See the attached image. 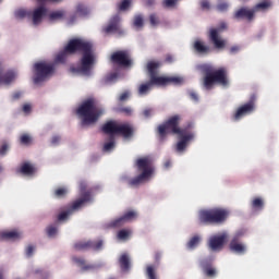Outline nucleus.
<instances>
[{
  "label": "nucleus",
  "mask_w": 279,
  "mask_h": 279,
  "mask_svg": "<svg viewBox=\"0 0 279 279\" xmlns=\"http://www.w3.org/2000/svg\"><path fill=\"white\" fill-rule=\"evenodd\" d=\"M201 267L203 269V274L208 278H216L217 270L213 267L211 260L203 259L201 263Z\"/></svg>",
  "instance_id": "20"
},
{
  "label": "nucleus",
  "mask_w": 279,
  "mask_h": 279,
  "mask_svg": "<svg viewBox=\"0 0 279 279\" xmlns=\"http://www.w3.org/2000/svg\"><path fill=\"white\" fill-rule=\"evenodd\" d=\"M163 167L166 169L170 168L171 167V161H165Z\"/></svg>",
  "instance_id": "64"
},
{
  "label": "nucleus",
  "mask_w": 279,
  "mask_h": 279,
  "mask_svg": "<svg viewBox=\"0 0 279 279\" xmlns=\"http://www.w3.org/2000/svg\"><path fill=\"white\" fill-rule=\"evenodd\" d=\"M161 66L159 61L149 60L146 64V70L151 80V83L165 84V85H181L183 78L180 76H158L157 70Z\"/></svg>",
  "instance_id": "7"
},
{
  "label": "nucleus",
  "mask_w": 279,
  "mask_h": 279,
  "mask_svg": "<svg viewBox=\"0 0 279 279\" xmlns=\"http://www.w3.org/2000/svg\"><path fill=\"white\" fill-rule=\"evenodd\" d=\"M135 167L141 173L129 181V185L138 186L146 180L150 179L155 173L154 159L149 155L138 157L135 160Z\"/></svg>",
  "instance_id": "5"
},
{
  "label": "nucleus",
  "mask_w": 279,
  "mask_h": 279,
  "mask_svg": "<svg viewBox=\"0 0 279 279\" xmlns=\"http://www.w3.org/2000/svg\"><path fill=\"white\" fill-rule=\"evenodd\" d=\"M20 238H21V234L17 231L0 233V240H17Z\"/></svg>",
  "instance_id": "29"
},
{
  "label": "nucleus",
  "mask_w": 279,
  "mask_h": 279,
  "mask_svg": "<svg viewBox=\"0 0 279 279\" xmlns=\"http://www.w3.org/2000/svg\"><path fill=\"white\" fill-rule=\"evenodd\" d=\"M199 70L204 74L203 86L206 90H211L216 84L222 87L229 86L230 81L227 66L215 69L214 65L204 63L199 65Z\"/></svg>",
  "instance_id": "2"
},
{
  "label": "nucleus",
  "mask_w": 279,
  "mask_h": 279,
  "mask_svg": "<svg viewBox=\"0 0 279 279\" xmlns=\"http://www.w3.org/2000/svg\"><path fill=\"white\" fill-rule=\"evenodd\" d=\"M189 97L194 102H198L199 100L198 94L196 92H190Z\"/></svg>",
  "instance_id": "52"
},
{
  "label": "nucleus",
  "mask_w": 279,
  "mask_h": 279,
  "mask_svg": "<svg viewBox=\"0 0 279 279\" xmlns=\"http://www.w3.org/2000/svg\"><path fill=\"white\" fill-rule=\"evenodd\" d=\"M72 262H74V264L78 265V267H81V269H83V271H88V270L95 269V266L87 265L86 260L82 257H72Z\"/></svg>",
  "instance_id": "25"
},
{
  "label": "nucleus",
  "mask_w": 279,
  "mask_h": 279,
  "mask_svg": "<svg viewBox=\"0 0 279 279\" xmlns=\"http://www.w3.org/2000/svg\"><path fill=\"white\" fill-rule=\"evenodd\" d=\"M146 4H147L148 7H153V5L155 4V0H147V1H146Z\"/></svg>",
  "instance_id": "63"
},
{
  "label": "nucleus",
  "mask_w": 279,
  "mask_h": 279,
  "mask_svg": "<svg viewBox=\"0 0 279 279\" xmlns=\"http://www.w3.org/2000/svg\"><path fill=\"white\" fill-rule=\"evenodd\" d=\"M102 133L131 138L134 135V128L129 123L118 124L116 120H109V122H105V124H102Z\"/></svg>",
  "instance_id": "8"
},
{
  "label": "nucleus",
  "mask_w": 279,
  "mask_h": 279,
  "mask_svg": "<svg viewBox=\"0 0 279 279\" xmlns=\"http://www.w3.org/2000/svg\"><path fill=\"white\" fill-rule=\"evenodd\" d=\"M131 234L132 232L129 230H120V232H118V239L120 241H126Z\"/></svg>",
  "instance_id": "45"
},
{
  "label": "nucleus",
  "mask_w": 279,
  "mask_h": 279,
  "mask_svg": "<svg viewBox=\"0 0 279 279\" xmlns=\"http://www.w3.org/2000/svg\"><path fill=\"white\" fill-rule=\"evenodd\" d=\"M63 17L62 11H54L50 13V21L61 20Z\"/></svg>",
  "instance_id": "48"
},
{
  "label": "nucleus",
  "mask_w": 279,
  "mask_h": 279,
  "mask_svg": "<svg viewBox=\"0 0 279 279\" xmlns=\"http://www.w3.org/2000/svg\"><path fill=\"white\" fill-rule=\"evenodd\" d=\"M201 8L202 10H210V2L208 0H202Z\"/></svg>",
  "instance_id": "53"
},
{
  "label": "nucleus",
  "mask_w": 279,
  "mask_h": 279,
  "mask_svg": "<svg viewBox=\"0 0 279 279\" xmlns=\"http://www.w3.org/2000/svg\"><path fill=\"white\" fill-rule=\"evenodd\" d=\"M35 76L34 83L40 84L49 78L56 72V63L39 61L34 64Z\"/></svg>",
  "instance_id": "9"
},
{
  "label": "nucleus",
  "mask_w": 279,
  "mask_h": 279,
  "mask_svg": "<svg viewBox=\"0 0 279 279\" xmlns=\"http://www.w3.org/2000/svg\"><path fill=\"white\" fill-rule=\"evenodd\" d=\"M234 20H246L247 22H252L255 19L254 9H248L247 7H241L233 13Z\"/></svg>",
  "instance_id": "18"
},
{
  "label": "nucleus",
  "mask_w": 279,
  "mask_h": 279,
  "mask_svg": "<svg viewBox=\"0 0 279 279\" xmlns=\"http://www.w3.org/2000/svg\"><path fill=\"white\" fill-rule=\"evenodd\" d=\"M255 102H256V95L252 94L247 102L236 108V110L233 112L232 120L240 121L244 117L252 114L256 108Z\"/></svg>",
  "instance_id": "12"
},
{
  "label": "nucleus",
  "mask_w": 279,
  "mask_h": 279,
  "mask_svg": "<svg viewBox=\"0 0 279 279\" xmlns=\"http://www.w3.org/2000/svg\"><path fill=\"white\" fill-rule=\"evenodd\" d=\"M126 223L125 219L122 217L111 221V223H109V227L111 228H121Z\"/></svg>",
  "instance_id": "38"
},
{
  "label": "nucleus",
  "mask_w": 279,
  "mask_h": 279,
  "mask_svg": "<svg viewBox=\"0 0 279 279\" xmlns=\"http://www.w3.org/2000/svg\"><path fill=\"white\" fill-rule=\"evenodd\" d=\"M118 77H119L118 72H111L105 76V84L116 82L118 80Z\"/></svg>",
  "instance_id": "42"
},
{
  "label": "nucleus",
  "mask_w": 279,
  "mask_h": 279,
  "mask_svg": "<svg viewBox=\"0 0 279 279\" xmlns=\"http://www.w3.org/2000/svg\"><path fill=\"white\" fill-rule=\"evenodd\" d=\"M201 243V236L195 235L193 238L190 239V241L186 244V247L189 250H194L195 247H197Z\"/></svg>",
  "instance_id": "34"
},
{
  "label": "nucleus",
  "mask_w": 279,
  "mask_h": 279,
  "mask_svg": "<svg viewBox=\"0 0 279 279\" xmlns=\"http://www.w3.org/2000/svg\"><path fill=\"white\" fill-rule=\"evenodd\" d=\"M23 111H24V113H29V112L32 111V106H31V104H25V105L23 106Z\"/></svg>",
  "instance_id": "60"
},
{
  "label": "nucleus",
  "mask_w": 279,
  "mask_h": 279,
  "mask_svg": "<svg viewBox=\"0 0 279 279\" xmlns=\"http://www.w3.org/2000/svg\"><path fill=\"white\" fill-rule=\"evenodd\" d=\"M228 240V234L214 235L209 239L208 246L213 252L221 251Z\"/></svg>",
  "instance_id": "17"
},
{
  "label": "nucleus",
  "mask_w": 279,
  "mask_h": 279,
  "mask_svg": "<svg viewBox=\"0 0 279 279\" xmlns=\"http://www.w3.org/2000/svg\"><path fill=\"white\" fill-rule=\"evenodd\" d=\"M182 121V116L175 114V116H170L162 122V124H159L157 126V134L160 138V141H165L168 134L171 135H183L186 133L189 130L193 129V123L187 122L186 126L181 129L180 124Z\"/></svg>",
  "instance_id": "4"
},
{
  "label": "nucleus",
  "mask_w": 279,
  "mask_h": 279,
  "mask_svg": "<svg viewBox=\"0 0 279 279\" xmlns=\"http://www.w3.org/2000/svg\"><path fill=\"white\" fill-rule=\"evenodd\" d=\"M272 7H274V3H272L271 0H264V1H260V2L256 3V4L253 7V11H254V13H258V12L266 13V12H268Z\"/></svg>",
  "instance_id": "22"
},
{
  "label": "nucleus",
  "mask_w": 279,
  "mask_h": 279,
  "mask_svg": "<svg viewBox=\"0 0 279 279\" xmlns=\"http://www.w3.org/2000/svg\"><path fill=\"white\" fill-rule=\"evenodd\" d=\"M230 216L225 208H211L198 213V221L203 225H223Z\"/></svg>",
  "instance_id": "6"
},
{
  "label": "nucleus",
  "mask_w": 279,
  "mask_h": 279,
  "mask_svg": "<svg viewBox=\"0 0 279 279\" xmlns=\"http://www.w3.org/2000/svg\"><path fill=\"white\" fill-rule=\"evenodd\" d=\"M47 10L45 7H39L37 8L34 13H33V22L34 25H38L40 24V22L43 21V17L46 15Z\"/></svg>",
  "instance_id": "24"
},
{
  "label": "nucleus",
  "mask_w": 279,
  "mask_h": 279,
  "mask_svg": "<svg viewBox=\"0 0 279 279\" xmlns=\"http://www.w3.org/2000/svg\"><path fill=\"white\" fill-rule=\"evenodd\" d=\"M165 62L166 63H173L174 62L173 56L172 54H166Z\"/></svg>",
  "instance_id": "59"
},
{
  "label": "nucleus",
  "mask_w": 279,
  "mask_h": 279,
  "mask_svg": "<svg viewBox=\"0 0 279 279\" xmlns=\"http://www.w3.org/2000/svg\"><path fill=\"white\" fill-rule=\"evenodd\" d=\"M110 61L113 65L129 69L133 65L132 53L128 49L117 50L111 53Z\"/></svg>",
  "instance_id": "11"
},
{
  "label": "nucleus",
  "mask_w": 279,
  "mask_h": 279,
  "mask_svg": "<svg viewBox=\"0 0 279 279\" xmlns=\"http://www.w3.org/2000/svg\"><path fill=\"white\" fill-rule=\"evenodd\" d=\"M104 247V241H78L74 243V251L83 252V251H100Z\"/></svg>",
  "instance_id": "14"
},
{
  "label": "nucleus",
  "mask_w": 279,
  "mask_h": 279,
  "mask_svg": "<svg viewBox=\"0 0 279 279\" xmlns=\"http://www.w3.org/2000/svg\"><path fill=\"white\" fill-rule=\"evenodd\" d=\"M32 16V12L27 11L25 9H19L15 11V17L17 20H24L26 17H31Z\"/></svg>",
  "instance_id": "32"
},
{
  "label": "nucleus",
  "mask_w": 279,
  "mask_h": 279,
  "mask_svg": "<svg viewBox=\"0 0 279 279\" xmlns=\"http://www.w3.org/2000/svg\"><path fill=\"white\" fill-rule=\"evenodd\" d=\"M132 4V0H122L120 3H118V11L125 12L130 9Z\"/></svg>",
  "instance_id": "37"
},
{
  "label": "nucleus",
  "mask_w": 279,
  "mask_h": 279,
  "mask_svg": "<svg viewBox=\"0 0 279 279\" xmlns=\"http://www.w3.org/2000/svg\"><path fill=\"white\" fill-rule=\"evenodd\" d=\"M153 108H145L143 111H142V114L145 119H148L153 116Z\"/></svg>",
  "instance_id": "51"
},
{
  "label": "nucleus",
  "mask_w": 279,
  "mask_h": 279,
  "mask_svg": "<svg viewBox=\"0 0 279 279\" xmlns=\"http://www.w3.org/2000/svg\"><path fill=\"white\" fill-rule=\"evenodd\" d=\"M180 137L179 142L177 143L175 149L177 151H183L187 147V143L194 138V133L191 131H185L182 135H178Z\"/></svg>",
  "instance_id": "19"
},
{
  "label": "nucleus",
  "mask_w": 279,
  "mask_h": 279,
  "mask_svg": "<svg viewBox=\"0 0 279 279\" xmlns=\"http://www.w3.org/2000/svg\"><path fill=\"white\" fill-rule=\"evenodd\" d=\"M116 146V137L114 135H109V142H105V146H102V150L111 151Z\"/></svg>",
  "instance_id": "31"
},
{
  "label": "nucleus",
  "mask_w": 279,
  "mask_h": 279,
  "mask_svg": "<svg viewBox=\"0 0 279 279\" xmlns=\"http://www.w3.org/2000/svg\"><path fill=\"white\" fill-rule=\"evenodd\" d=\"M77 52L83 53L81 65L70 66V72L76 75L89 76L96 63L94 45L90 40L78 37L70 39L68 45L63 47V50L57 53L54 62L65 63L69 56L76 54Z\"/></svg>",
  "instance_id": "1"
},
{
  "label": "nucleus",
  "mask_w": 279,
  "mask_h": 279,
  "mask_svg": "<svg viewBox=\"0 0 279 279\" xmlns=\"http://www.w3.org/2000/svg\"><path fill=\"white\" fill-rule=\"evenodd\" d=\"M154 259H155L156 264H159V262L161 259V253H159V252L155 253Z\"/></svg>",
  "instance_id": "61"
},
{
  "label": "nucleus",
  "mask_w": 279,
  "mask_h": 279,
  "mask_svg": "<svg viewBox=\"0 0 279 279\" xmlns=\"http://www.w3.org/2000/svg\"><path fill=\"white\" fill-rule=\"evenodd\" d=\"M120 22H121L120 15L118 14L113 15L111 20H109V25L105 26V28H102V32H105V34L116 33L120 36H123L125 32L121 28Z\"/></svg>",
  "instance_id": "16"
},
{
  "label": "nucleus",
  "mask_w": 279,
  "mask_h": 279,
  "mask_svg": "<svg viewBox=\"0 0 279 279\" xmlns=\"http://www.w3.org/2000/svg\"><path fill=\"white\" fill-rule=\"evenodd\" d=\"M148 21L150 26L153 27L160 25V17L157 13H150L148 16Z\"/></svg>",
  "instance_id": "35"
},
{
  "label": "nucleus",
  "mask_w": 279,
  "mask_h": 279,
  "mask_svg": "<svg viewBox=\"0 0 279 279\" xmlns=\"http://www.w3.org/2000/svg\"><path fill=\"white\" fill-rule=\"evenodd\" d=\"M34 251H35V247L32 246V245H29V246L26 248V255H27L28 257L33 256Z\"/></svg>",
  "instance_id": "58"
},
{
  "label": "nucleus",
  "mask_w": 279,
  "mask_h": 279,
  "mask_svg": "<svg viewBox=\"0 0 279 279\" xmlns=\"http://www.w3.org/2000/svg\"><path fill=\"white\" fill-rule=\"evenodd\" d=\"M120 112H122V113H124L126 116H131L133 110H132L131 107H122V108H120Z\"/></svg>",
  "instance_id": "54"
},
{
  "label": "nucleus",
  "mask_w": 279,
  "mask_h": 279,
  "mask_svg": "<svg viewBox=\"0 0 279 279\" xmlns=\"http://www.w3.org/2000/svg\"><path fill=\"white\" fill-rule=\"evenodd\" d=\"M60 141H61V137H60L59 135H54V136L52 137V140H50V143H51L52 145H58V144L60 143Z\"/></svg>",
  "instance_id": "57"
},
{
  "label": "nucleus",
  "mask_w": 279,
  "mask_h": 279,
  "mask_svg": "<svg viewBox=\"0 0 279 279\" xmlns=\"http://www.w3.org/2000/svg\"><path fill=\"white\" fill-rule=\"evenodd\" d=\"M120 269H122V271H129L130 267H131V263H130V257L128 254H122V256H120Z\"/></svg>",
  "instance_id": "27"
},
{
  "label": "nucleus",
  "mask_w": 279,
  "mask_h": 279,
  "mask_svg": "<svg viewBox=\"0 0 279 279\" xmlns=\"http://www.w3.org/2000/svg\"><path fill=\"white\" fill-rule=\"evenodd\" d=\"M76 14H78V16H88L90 14V10L84 3H78L76 4Z\"/></svg>",
  "instance_id": "30"
},
{
  "label": "nucleus",
  "mask_w": 279,
  "mask_h": 279,
  "mask_svg": "<svg viewBox=\"0 0 279 279\" xmlns=\"http://www.w3.org/2000/svg\"><path fill=\"white\" fill-rule=\"evenodd\" d=\"M19 172L24 175H33L36 172V168L33 166V163H28V161H26L21 166Z\"/></svg>",
  "instance_id": "26"
},
{
  "label": "nucleus",
  "mask_w": 279,
  "mask_h": 279,
  "mask_svg": "<svg viewBox=\"0 0 279 279\" xmlns=\"http://www.w3.org/2000/svg\"><path fill=\"white\" fill-rule=\"evenodd\" d=\"M20 98H21V93L20 92H16V93L13 94V99L14 100H17Z\"/></svg>",
  "instance_id": "62"
},
{
  "label": "nucleus",
  "mask_w": 279,
  "mask_h": 279,
  "mask_svg": "<svg viewBox=\"0 0 279 279\" xmlns=\"http://www.w3.org/2000/svg\"><path fill=\"white\" fill-rule=\"evenodd\" d=\"M68 193V190L65 187H57V190H54V196L61 198L64 197Z\"/></svg>",
  "instance_id": "47"
},
{
  "label": "nucleus",
  "mask_w": 279,
  "mask_h": 279,
  "mask_svg": "<svg viewBox=\"0 0 279 279\" xmlns=\"http://www.w3.org/2000/svg\"><path fill=\"white\" fill-rule=\"evenodd\" d=\"M87 183L86 181H81L78 183V190L81 191V198H77L72 203V209H80L82 208L86 203L92 202V192L86 191Z\"/></svg>",
  "instance_id": "13"
},
{
  "label": "nucleus",
  "mask_w": 279,
  "mask_h": 279,
  "mask_svg": "<svg viewBox=\"0 0 279 279\" xmlns=\"http://www.w3.org/2000/svg\"><path fill=\"white\" fill-rule=\"evenodd\" d=\"M146 277L147 279H157L154 266L149 265L146 267Z\"/></svg>",
  "instance_id": "43"
},
{
  "label": "nucleus",
  "mask_w": 279,
  "mask_h": 279,
  "mask_svg": "<svg viewBox=\"0 0 279 279\" xmlns=\"http://www.w3.org/2000/svg\"><path fill=\"white\" fill-rule=\"evenodd\" d=\"M58 233V228L54 226H50L46 228V234H48V238H54Z\"/></svg>",
  "instance_id": "46"
},
{
  "label": "nucleus",
  "mask_w": 279,
  "mask_h": 279,
  "mask_svg": "<svg viewBox=\"0 0 279 279\" xmlns=\"http://www.w3.org/2000/svg\"><path fill=\"white\" fill-rule=\"evenodd\" d=\"M193 49L197 54L202 56L208 54L210 52V47L205 45V43L202 40H195L193 43Z\"/></svg>",
  "instance_id": "23"
},
{
  "label": "nucleus",
  "mask_w": 279,
  "mask_h": 279,
  "mask_svg": "<svg viewBox=\"0 0 279 279\" xmlns=\"http://www.w3.org/2000/svg\"><path fill=\"white\" fill-rule=\"evenodd\" d=\"M16 78L14 71H8L1 75V83L11 84Z\"/></svg>",
  "instance_id": "28"
},
{
  "label": "nucleus",
  "mask_w": 279,
  "mask_h": 279,
  "mask_svg": "<svg viewBox=\"0 0 279 279\" xmlns=\"http://www.w3.org/2000/svg\"><path fill=\"white\" fill-rule=\"evenodd\" d=\"M178 2V0H162L161 5L163 9H174Z\"/></svg>",
  "instance_id": "40"
},
{
  "label": "nucleus",
  "mask_w": 279,
  "mask_h": 279,
  "mask_svg": "<svg viewBox=\"0 0 279 279\" xmlns=\"http://www.w3.org/2000/svg\"><path fill=\"white\" fill-rule=\"evenodd\" d=\"M122 218L125 220L126 223L131 222L137 218V213L134 210H129L124 213V216H122Z\"/></svg>",
  "instance_id": "36"
},
{
  "label": "nucleus",
  "mask_w": 279,
  "mask_h": 279,
  "mask_svg": "<svg viewBox=\"0 0 279 279\" xmlns=\"http://www.w3.org/2000/svg\"><path fill=\"white\" fill-rule=\"evenodd\" d=\"M240 50H241L240 46L234 45V46H231V47H230L229 52H230L231 54H236Z\"/></svg>",
  "instance_id": "55"
},
{
  "label": "nucleus",
  "mask_w": 279,
  "mask_h": 279,
  "mask_svg": "<svg viewBox=\"0 0 279 279\" xmlns=\"http://www.w3.org/2000/svg\"><path fill=\"white\" fill-rule=\"evenodd\" d=\"M242 236H243L242 232H238L234 234V236L231 239L229 243L230 252L236 253L239 255H244L246 253L247 247L245 244L241 242Z\"/></svg>",
  "instance_id": "15"
},
{
  "label": "nucleus",
  "mask_w": 279,
  "mask_h": 279,
  "mask_svg": "<svg viewBox=\"0 0 279 279\" xmlns=\"http://www.w3.org/2000/svg\"><path fill=\"white\" fill-rule=\"evenodd\" d=\"M252 208L256 210H262L264 208V201L263 198H253L252 201Z\"/></svg>",
  "instance_id": "39"
},
{
  "label": "nucleus",
  "mask_w": 279,
  "mask_h": 279,
  "mask_svg": "<svg viewBox=\"0 0 279 279\" xmlns=\"http://www.w3.org/2000/svg\"><path fill=\"white\" fill-rule=\"evenodd\" d=\"M226 29H228V24L226 22H220L218 27H210L208 31V40L217 50H222L227 46V40L220 35Z\"/></svg>",
  "instance_id": "10"
},
{
  "label": "nucleus",
  "mask_w": 279,
  "mask_h": 279,
  "mask_svg": "<svg viewBox=\"0 0 279 279\" xmlns=\"http://www.w3.org/2000/svg\"><path fill=\"white\" fill-rule=\"evenodd\" d=\"M32 143V137H29L28 135L24 134L21 135V144L23 145H29Z\"/></svg>",
  "instance_id": "49"
},
{
  "label": "nucleus",
  "mask_w": 279,
  "mask_h": 279,
  "mask_svg": "<svg viewBox=\"0 0 279 279\" xmlns=\"http://www.w3.org/2000/svg\"><path fill=\"white\" fill-rule=\"evenodd\" d=\"M129 98H130V92L124 90V92H122V94H120V97L118 98V100L123 102V101H126Z\"/></svg>",
  "instance_id": "50"
},
{
  "label": "nucleus",
  "mask_w": 279,
  "mask_h": 279,
  "mask_svg": "<svg viewBox=\"0 0 279 279\" xmlns=\"http://www.w3.org/2000/svg\"><path fill=\"white\" fill-rule=\"evenodd\" d=\"M133 26L137 29H141L144 27V17L141 14H136L133 17Z\"/></svg>",
  "instance_id": "33"
},
{
  "label": "nucleus",
  "mask_w": 279,
  "mask_h": 279,
  "mask_svg": "<svg viewBox=\"0 0 279 279\" xmlns=\"http://www.w3.org/2000/svg\"><path fill=\"white\" fill-rule=\"evenodd\" d=\"M229 8H230V4L226 1H221L216 5V10L220 13L228 12Z\"/></svg>",
  "instance_id": "41"
},
{
  "label": "nucleus",
  "mask_w": 279,
  "mask_h": 279,
  "mask_svg": "<svg viewBox=\"0 0 279 279\" xmlns=\"http://www.w3.org/2000/svg\"><path fill=\"white\" fill-rule=\"evenodd\" d=\"M9 150V144H3L2 147H0V156H4L7 151Z\"/></svg>",
  "instance_id": "56"
},
{
  "label": "nucleus",
  "mask_w": 279,
  "mask_h": 279,
  "mask_svg": "<svg viewBox=\"0 0 279 279\" xmlns=\"http://www.w3.org/2000/svg\"><path fill=\"white\" fill-rule=\"evenodd\" d=\"M75 209H73V206L70 207V210L68 211H63L61 214H59V217H57V220L59 221H64L69 218L70 215H72V213L74 211Z\"/></svg>",
  "instance_id": "44"
},
{
  "label": "nucleus",
  "mask_w": 279,
  "mask_h": 279,
  "mask_svg": "<svg viewBox=\"0 0 279 279\" xmlns=\"http://www.w3.org/2000/svg\"><path fill=\"white\" fill-rule=\"evenodd\" d=\"M76 114L83 119V125H92L97 123L99 118L104 114V108L97 102V99L89 97L78 106Z\"/></svg>",
  "instance_id": "3"
},
{
  "label": "nucleus",
  "mask_w": 279,
  "mask_h": 279,
  "mask_svg": "<svg viewBox=\"0 0 279 279\" xmlns=\"http://www.w3.org/2000/svg\"><path fill=\"white\" fill-rule=\"evenodd\" d=\"M153 86H167V84L155 83V82H151V78H149L148 82L140 84L137 89L138 95L141 96L146 95L151 89Z\"/></svg>",
  "instance_id": "21"
}]
</instances>
